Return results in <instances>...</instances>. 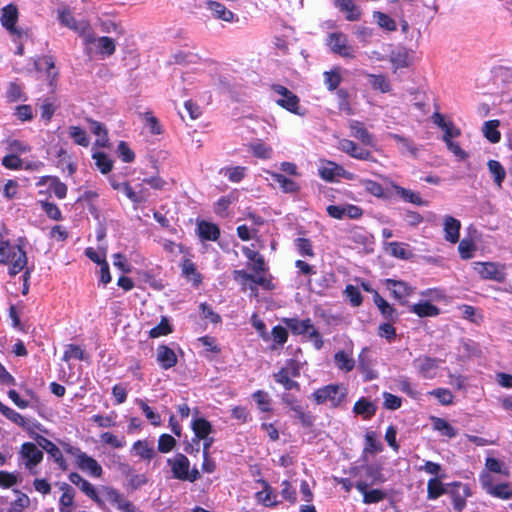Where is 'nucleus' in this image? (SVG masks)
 Listing matches in <instances>:
<instances>
[{
	"label": "nucleus",
	"mask_w": 512,
	"mask_h": 512,
	"mask_svg": "<svg viewBox=\"0 0 512 512\" xmlns=\"http://www.w3.org/2000/svg\"><path fill=\"white\" fill-rule=\"evenodd\" d=\"M15 492L18 494V497L11 502L8 512H23V510L30 506V498L19 490H15Z\"/></svg>",
	"instance_id": "nucleus-62"
},
{
	"label": "nucleus",
	"mask_w": 512,
	"mask_h": 512,
	"mask_svg": "<svg viewBox=\"0 0 512 512\" xmlns=\"http://www.w3.org/2000/svg\"><path fill=\"white\" fill-rule=\"evenodd\" d=\"M263 485V490L256 493V499L264 506L271 507L276 504L275 495L272 494L269 483L265 480H260Z\"/></svg>",
	"instance_id": "nucleus-49"
},
{
	"label": "nucleus",
	"mask_w": 512,
	"mask_h": 512,
	"mask_svg": "<svg viewBox=\"0 0 512 512\" xmlns=\"http://www.w3.org/2000/svg\"><path fill=\"white\" fill-rule=\"evenodd\" d=\"M336 6L346 12L348 21H357L361 17V11L353 0H335Z\"/></svg>",
	"instance_id": "nucleus-36"
},
{
	"label": "nucleus",
	"mask_w": 512,
	"mask_h": 512,
	"mask_svg": "<svg viewBox=\"0 0 512 512\" xmlns=\"http://www.w3.org/2000/svg\"><path fill=\"white\" fill-rule=\"evenodd\" d=\"M475 250L476 245L472 239L464 238L459 242L458 251L462 259L467 260L472 258Z\"/></svg>",
	"instance_id": "nucleus-64"
},
{
	"label": "nucleus",
	"mask_w": 512,
	"mask_h": 512,
	"mask_svg": "<svg viewBox=\"0 0 512 512\" xmlns=\"http://www.w3.org/2000/svg\"><path fill=\"white\" fill-rule=\"evenodd\" d=\"M327 45L330 50L344 58H354V50L348 44L347 36L342 32H333L328 35Z\"/></svg>",
	"instance_id": "nucleus-7"
},
{
	"label": "nucleus",
	"mask_w": 512,
	"mask_h": 512,
	"mask_svg": "<svg viewBox=\"0 0 512 512\" xmlns=\"http://www.w3.org/2000/svg\"><path fill=\"white\" fill-rule=\"evenodd\" d=\"M282 322L290 329L293 335H304L312 328L310 318L300 320L298 318H283Z\"/></svg>",
	"instance_id": "nucleus-30"
},
{
	"label": "nucleus",
	"mask_w": 512,
	"mask_h": 512,
	"mask_svg": "<svg viewBox=\"0 0 512 512\" xmlns=\"http://www.w3.org/2000/svg\"><path fill=\"white\" fill-rule=\"evenodd\" d=\"M376 411V405L366 397H361L353 406V412L356 415H361L365 420L371 419Z\"/></svg>",
	"instance_id": "nucleus-31"
},
{
	"label": "nucleus",
	"mask_w": 512,
	"mask_h": 512,
	"mask_svg": "<svg viewBox=\"0 0 512 512\" xmlns=\"http://www.w3.org/2000/svg\"><path fill=\"white\" fill-rule=\"evenodd\" d=\"M442 478H431L427 483V498L431 500L438 499L445 494L446 489L441 481Z\"/></svg>",
	"instance_id": "nucleus-50"
},
{
	"label": "nucleus",
	"mask_w": 512,
	"mask_h": 512,
	"mask_svg": "<svg viewBox=\"0 0 512 512\" xmlns=\"http://www.w3.org/2000/svg\"><path fill=\"white\" fill-rule=\"evenodd\" d=\"M132 450L142 460L150 461L155 456V450L152 443L147 440H137L133 443Z\"/></svg>",
	"instance_id": "nucleus-37"
},
{
	"label": "nucleus",
	"mask_w": 512,
	"mask_h": 512,
	"mask_svg": "<svg viewBox=\"0 0 512 512\" xmlns=\"http://www.w3.org/2000/svg\"><path fill=\"white\" fill-rule=\"evenodd\" d=\"M390 254L396 258L407 260L412 256L410 250L407 249L408 245L401 242H390L388 244Z\"/></svg>",
	"instance_id": "nucleus-57"
},
{
	"label": "nucleus",
	"mask_w": 512,
	"mask_h": 512,
	"mask_svg": "<svg viewBox=\"0 0 512 512\" xmlns=\"http://www.w3.org/2000/svg\"><path fill=\"white\" fill-rule=\"evenodd\" d=\"M68 134L75 144L82 147L89 146L90 138L84 128L80 126H70L68 128Z\"/></svg>",
	"instance_id": "nucleus-47"
},
{
	"label": "nucleus",
	"mask_w": 512,
	"mask_h": 512,
	"mask_svg": "<svg viewBox=\"0 0 512 512\" xmlns=\"http://www.w3.org/2000/svg\"><path fill=\"white\" fill-rule=\"evenodd\" d=\"M8 230L0 223V264H8V273L14 277L19 274L28 262L27 253L24 250V238H19L17 244H12L8 239Z\"/></svg>",
	"instance_id": "nucleus-1"
},
{
	"label": "nucleus",
	"mask_w": 512,
	"mask_h": 512,
	"mask_svg": "<svg viewBox=\"0 0 512 512\" xmlns=\"http://www.w3.org/2000/svg\"><path fill=\"white\" fill-rule=\"evenodd\" d=\"M338 144V148L352 158L365 161L374 160L373 155L369 150L359 147L350 139H341Z\"/></svg>",
	"instance_id": "nucleus-16"
},
{
	"label": "nucleus",
	"mask_w": 512,
	"mask_h": 512,
	"mask_svg": "<svg viewBox=\"0 0 512 512\" xmlns=\"http://www.w3.org/2000/svg\"><path fill=\"white\" fill-rule=\"evenodd\" d=\"M347 391L341 384H328L316 389L312 398L316 404L330 403L332 408L339 407L346 399Z\"/></svg>",
	"instance_id": "nucleus-3"
},
{
	"label": "nucleus",
	"mask_w": 512,
	"mask_h": 512,
	"mask_svg": "<svg viewBox=\"0 0 512 512\" xmlns=\"http://www.w3.org/2000/svg\"><path fill=\"white\" fill-rule=\"evenodd\" d=\"M410 311L420 318L436 317L440 314V309L429 301L413 304Z\"/></svg>",
	"instance_id": "nucleus-33"
},
{
	"label": "nucleus",
	"mask_w": 512,
	"mask_h": 512,
	"mask_svg": "<svg viewBox=\"0 0 512 512\" xmlns=\"http://www.w3.org/2000/svg\"><path fill=\"white\" fill-rule=\"evenodd\" d=\"M192 429L197 439H206L212 432V425L205 418H197L192 423Z\"/></svg>",
	"instance_id": "nucleus-48"
},
{
	"label": "nucleus",
	"mask_w": 512,
	"mask_h": 512,
	"mask_svg": "<svg viewBox=\"0 0 512 512\" xmlns=\"http://www.w3.org/2000/svg\"><path fill=\"white\" fill-rule=\"evenodd\" d=\"M37 443L43 450L48 453V455L53 459V461L62 471H66L68 469V463L64 458L62 451L55 443L44 436H38Z\"/></svg>",
	"instance_id": "nucleus-15"
},
{
	"label": "nucleus",
	"mask_w": 512,
	"mask_h": 512,
	"mask_svg": "<svg viewBox=\"0 0 512 512\" xmlns=\"http://www.w3.org/2000/svg\"><path fill=\"white\" fill-rule=\"evenodd\" d=\"M60 490L62 491V495L59 498V512H73L74 510V498H75V490L74 488L65 482H62L59 485Z\"/></svg>",
	"instance_id": "nucleus-21"
},
{
	"label": "nucleus",
	"mask_w": 512,
	"mask_h": 512,
	"mask_svg": "<svg viewBox=\"0 0 512 512\" xmlns=\"http://www.w3.org/2000/svg\"><path fill=\"white\" fill-rule=\"evenodd\" d=\"M461 222L453 216L444 217L445 240L450 243H457L460 238Z\"/></svg>",
	"instance_id": "nucleus-26"
},
{
	"label": "nucleus",
	"mask_w": 512,
	"mask_h": 512,
	"mask_svg": "<svg viewBox=\"0 0 512 512\" xmlns=\"http://www.w3.org/2000/svg\"><path fill=\"white\" fill-rule=\"evenodd\" d=\"M75 463L81 471L86 472L93 478H100L103 474L102 466L98 461L85 452L81 453L78 459H75Z\"/></svg>",
	"instance_id": "nucleus-19"
},
{
	"label": "nucleus",
	"mask_w": 512,
	"mask_h": 512,
	"mask_svg": "<svg viewBox=\"0 0 512 512\" xmlns=\"http://www.w3.org/2000/svg\"><path fill=\"white\" fill-rule=\"evenodd\" d=\"M294 244L301 256L310 258L315 256L313 245L310 239L299 237L295 239Z\"/></svg>",
	"instance_id": "nucleus-58"
},
{
	"label": "nucleus",
	"mask_w": 512,
	"mask_h": 512,
	"mask_svg": "<svg viewBox=\"0 0 512 512\" xmlns=\"http://www.w3.org/2000/svg\"><path fill=\"white\" fill-rule=\"evenodd\" d=\"M324 76V83L326 85V88L329 91H334L338 88L342 81V76L338 69H333L330 71H325L323 73Z\"/></svg>",
	"instance_id": "nucleus-61"
},
{
	"label": "nucleus",
	"mask_w": 512,
	"mask_h": 512,
	"mask_svg": "<svg viewBox=\"0 0 512 512\" xmlns=\"http://www.w3.org/2000/svg\"><path fill=\"white\" fill-rule=\"evenodd\" d=\"M58 20L61 25L73 30L83 38L85 44H91L95 40L94 31L86 20L77 21L69 8L58 11Z\"/></svg>",
	"instance_id": "nucleus-2"
},
{
	"label": "nucleus",
	"mask_w": 512,
	"mask_h": 512,
	"mask_svg": "<svg viewBox=\"0 0 512 512\" xmlns=\"http://www.w3.org/2000/svg\"><path fill=\"white\" fill-rule=\"evenodd\" d=\"M175 479L181 481L195 482L200 478L197 468L190 469V461L186 455L177 453L173 458L167 460Z\"/></svg>",
	"instance_id": "nucleus-4"
},
{
	"label": "nucleus",
	"mask_w": 512,
	"mask_h": 512,
	"mask_svg": "<svg viewBox=\"0 0 512 512\" xmlns=\"http://www.w3.org/2000/svg\"><path fill=\"white\" fill-rule=\"evenodd\" d=\"M289 364L293 366L291 372H289L288 368L282 367L277 373H274L273 378L275 382L281 384L285 390L300 391V384L290 377H298L299 368L294 360H290Z\"/></svg>",
	"instance_id": "nucleus-8"
},
{
	"label": "nucleus",
	"mask_w": 512,
	"mask_h": 512,
	"mask_svg": "<svg viewBox=\"0 0 512 512\" xmlns=\"http://www.w3.org/2000/svg\"><path fill=\"white\" fill-rule=\"evenodd\" d=\"M272 90L282 96V98L276 100L277 105L293 114L300 115V99L295 93L280 84H274L272 86Z\"/></svg>",
	"instance_id": "nucleus-6"
},
{
	"label": "nucleus",
	"mask_w": 512,
	"mask_h": 512,
	"mask_svg": "<svg viewBox=\"0 0 512 512\" xmlns=\"http://www.w3.org/2000/svg\"><path fill=\"white\" fill-rule=\"evenodd\" d=\"M6 150L11 153V154H15V155H20V154H25V153H29L31 151V146L24 142V141H21V140H18V139H8L6 141Z\"/></svg>",
	"instance_id": "nucleus-56"
},
{
	"label": "nucleus",
	"mask_w": 512,
	"mask_h": 512,
	"mask_svg": "<svg viewBox=\"0 0 512 512\" xmlns=\"http://www.w3.org/2000/svg\"><path fill=\"white\" fill-rule=\"evenodd\" d=\"M121 191L124 192L126 197L131 200L134 204L144 203L148 199V190L141 188L139 191H135L128 182L121 183Z\"/></svg>",
	"instance_id": "nucleus-40"
},
{
	"label": "nucleus",
	"mask_w": 512,
	"mask_h": 512,
	"mask_svg": "<svg viewBox=\"0 0 512 512\" xmlns=\"http://www.w3.org/2000/svg\"><path fill=\"white\" fill-rule=\"evenodd\" d=\"M334 362L339 370L346 373L352 371L355 367V360L351 354L345 352L344 350H340L335 353Z\"/></svg>",
	"instance_id": "nucleus-42"
},
{
	"label": "nucleus",
	"mask_w": 512,
	"mask_h": 512,
	"mask_svg": "<svg viewBox=\"0 0 512 512\" xmlns=\"http://www.w3.org/2000/svg\"><path fill=\"white\" fill-rule=\"evenodd\" d=\"M18 15L19 12L17 6L14 4H8L1 9L0 22L1 25L11 34L21 37L23 35L22 30L16 27Z\"/></svg>",
	"instance_id": "nucleus-12"
},
{
	"label": "nucleus",
	"mask_w": 512,
	"mask_h": 512,
	"mask_svg": "<svg viewBox=\"0 0 512 512\" xmlns=\"http://www.w3.org/2000/svg\"><path fill=\"white\" fill-rule=\"evenodd\" d=\"M157 362L164 370H168L177 364V356L173 349L166 345L157 348Z\"/></svg>",
	"instance_id": "nucleus-27"
},
{
	"label": "nucleus",
	"mask_w": 512,
	"mask_h": 512,
	"mask_svg": "<svg viewBox=\"0 0 512 512\" xmlns=\"http://www.w3.org/2000/svg\"><path fill=\"white\" fill-rule=\"evenodd\" d=\"M336 96L338 101V109L346 115H353L354 110L350 103V94L348 90L340 88L337 90Z\"/></svg>",
	"instance_id": "nucleus-51"
},
{
	"label": "nucleus",
	"mask_w": 512,
	"mask_h": 512,
	"mask_svg": "<svg viewBox=\"0 0 512 512\" xmlns=\"http://www.w3.org/2000/svg\"><path fill=\"white\" fill-rule=\"evenodd\" d=\"M197 233L203 241H217L221 234L217 224L206 220H201L197 223Z\"/></svg>",
	"instance_id": "nucleus-22"
},
{
	"label": "nucleus",
	"mask_w": 512,
	"mask_h": 512,
	"mask_svg": "<svg viewBox=\"0 0 512 512\" xmlns=\"http://www.w3.org/2000/svg\"><path fill=\"white\" fill-rule=\"evenodd\" d=\"M19 456L24 460L25 468L34 474L36 473V471H34L35 467L42 462L44 455L42 450H40L35 443L24 442L21 445Z\"/></svg>",
	"instance_id": "nucleus-5"
},
{
	"label": "nucleus",
	"mask_w": 512,
	"mask_h": 512,
	"mask_svg": "<svg viewBox=\"0 0 512 512\" xmlns=\"http://www.w3.org/2000/svg\"><path fill=\"white\" fill-rule=\"evenodd\" d=\"M373 301L385 319L390 322L397 320L398 315L396 309L390 305L377 291H374Z\"/></svg>",
	"instance_id": "nucleus-32"
},
{
	"label": "nucleus",
	"mask_w": 512,
	"mask_h": 512,
	"mask_svg": "<svg viewBox=\"0 0 512 512\" xmlns=\"http://www.w3.org/2000/svg\"><path fill=\"white\" fill-rule=\"evenodd\" d=\"M246 167H224L220 169V174H223L232 183H239L245 177Z\"/></svg>",
	"instance_id": "nucleus-53"
},
{
	"label": "nucleus",
	"mask_w": 512,
	"mask_h": 512,
	"mask_svg": "<svg viewBox=\"0 0 512 512\" xmlns=\"http://www.w3.org/2000/svg\"><path fill=\"white\" fill-rule=\"evenodd\" d=\"M499 120H489L484 123L483 133L485 138L495 144L501 140V133L498 130Z\"/></svg>",
	"instance_id": "nucleus-46"
},
{
	"label": "nucleus",
	"mask_w": 512,
	"mask_h": 512,
	"mask_svg": "<svg viewBox=\"0 0 512 512\" xmlns=\"http://www.w3.org/2000/svg\"><path fill=\"white\" fill-rule=\"evenodd\" d=\"M351 135L360 140L364 145L374 146V138L371 133L365 128L364 123L351 120L349 122Z\"/></svg>",
	"instance_id": "nucleus-28"
},
{
	"label": "nucleus",
	"mask_w": 512,
	"mask_h": 512,
	"mask_svg": "<svg viewBox=\"0 0 512 512\" xmlns=\"http://www.w3.org/2000/svg\"><path fill=\"white\" fill-rule=\"evenodd\" d=\"M272 180L279 184L282 192L284 193H297L300 190V185L294 180L287 178L281 173L269 172Z\"/></svg>",
	"instance_id": "nucleus-34"
},
{
	"label": "nucleus",
	"mask_w": 512,
	"mask_h": 512,
	"mask_svg": "<svg viewBox=\"0 0 512 512\" xmlns=\"http://www.w3.org/2000/svg\"><path fill=\"white\" fill-rule=\"evenodd\" d=\"M69 481L77 486L80 491L85 494L88 498L94 501L99 507L104 506V501L99 497L95 486L88 480L84 479L79 473L71 472L68 475Z\"/></svg>",
	"instance_id": "nucleus-10"
},
{
	"label": "nucleus",
	"mask_w": 512,
	"mask_h": 512,
	"mask_svg": "<svg viewBox=\"0 0 512 512\" xmlns=\"http://www.w3.org/2000/svg\"><path fill=\"white\" fill-rule=\"evenodd\" d=\"M243 253L247 257V259H249L250 261L253 262V264L251 266V270L255 273L254 276H259V275L268 276L267 273H268L269 268L265 262L264 257L259 252L251 250L247 247H244Z\"/></svg>",
	"instance_id": "nucleus-23"
},
{
	"label": "nucleus",
	"mask_w": 512,
	"mask_h": 512,
	"mask_svg": "<svg viewBox=\"0 0 512 512\" xmlns=\"http://www.w3.org/2000/svg\"><path fill=\"white\" fill-rule=\"evenodd\" d=\"M480 481L482 483L483 488L491 496L503 500H508L512 498V488L510 487V484L500 483L497 485H493L492 477L488 473L481 475Z\"/></svg>",
	"instance_id": "nucleus-9"
},
{
	"label": "nucleus",
	"mask_w": 512,
	"mask_h": 512,
	"mask_svg": "<svg viewBox=\"0 0 512 512\" xmlns=\"http://www.w3.org/2000/svg\"><path fill=\"white\" fill-rule=\"evenodd\" d=\"M34 65L37 71L46 72L49 86L55 88L59 77V72L55 67V58L51 55H43L35 61Z\"/></svg>",
	"instance_id": "nucleus-14"
},
{
	"label": "nucleus",
	"mask_w": 512,
	"mask_h": 512,
	"mask_svg": "<svg viewBox=\"0 0 512 512\" xmlns=\"http://www.w3.org/2000/svg\"><path fill=\"white\" fill-rule=\"evenodd\" d=\"M475 269L483 279L494 280L497 282H503L505 279V274L497 263L478 262L476 263Z\"/></svg>",
	"instance_id": "nucleus-20"
},
{
	"label": "nucleus",
	"mask_w": 512,
	"mask_h": 512,
	"mask_svg": "<svg viewBox=\"0 0 512 512\" xmlns=\"http://www.w3.org/2000/svg\"><path fill=\"white\" fill-rule=\"evenodd\" d=\"M340 171L343 167L333 161H326V164L319 168V176L327 181L334 182L336 177H339Z\"/></svg>",
	"instance_id": "nucleus-41"
},
{
	"label": "nucleus",
	"mask_w": 512,
	"mask_h": 512,
	"mask_svg": "<svg viewBox=\"0 0 512 512\" xmlns=\"http://www.w3.org/2000/svg\"><path fill=\"white\" fill-rule=\"evenodd\" d=\"M0 413L3 416H5L8 420H10L11 422H13L14 424H16L20 427H23L26 424L24 417L20 413H18L14 409L8 407L7 405L3 404L1 401H0Z\"/></svg>",
	"instance_id": "nucleus-60"
},
{
	"label": "nucleus",
	"mask_w": 512,
	"mask_h": 512,
	"mask_svg": "<svg viewBox=\"0 0 512 512\" xmlns=\"http://www.w3.org/2000/svg\"><path fill=\"white\" fill-rule=\"evenodd\" d=\"M370 84L374 90H379L382 93L391 91V85L388 78L383 74H370Z\"/></svg>",
	"instance_id": "nucleus-55"
},
{
	"label": "nucleus",
	"mask_w": 512,
	"mask_h": 512,
	"mask_svg": "<svg viewBox=\"0 0 512 512\" xmlns=\"http://www.w3.org/2000/svg\"><path fill=\"white\" fill-rule=\"evenodd\" d=\"M485 467L489 472L501 474L506 477H508L510 474L508 467L505 466V464L502 461L493 457L486 458Z\"/></svg>",
	"instance_id": "nucleus-59"
},
{
	"label": "nucleus",
	"mask_w": 512,
	"mask_h": 512,
	"mask_svg": "<svg viewBox=\"0 0 512 512\" xmlns=\"http://www.w3.org/2000/svg\"><path fill=\"white\" fill-rule=\"evenodd\" d=\"M207 6L217 19L227 22H231L233 20V12L227 9L224 4L216 1H208Z\"/></svg>",
	"instance_id": "nucleus-44"
},
{
	"label": "nucleus",
	"mask_w": 512,
	"mask_h": 512,
	"mask_svg": "<svg viewBox=\"0 0 512 512\" xmlns=\"http://www.w3.org/2000/svg\"><path fill=\"white\" fill-rule=\"evenodd\" d=\"M335 282L336 276L334 272L322 271L315 279H310L308 284L314 293L323 295Z\"/></svg>",
	"instance_id": "nucleus-18"
},
{
	"label": "nucleus",
	"mask_w": 512,
	"mask_h": 512,
	"mask_svg": "<svg viewBox=\"0 0 512 512\" xmlns=\"http://www.w3.org/2000/svg\"><path fill=\"white\" fill-rule=\"evenodd\" d=\"M432 426L435 431L440 432L448 438H455L457 436V429L454 428L447 420L440 417H431Z\"/></svg>",
	"instance_id": "nucleus-43"
},
{
	"label": "nucleus",
	"mask_w": 512,
	"mask_h": 512,
	"mask_svg": "<svg viewBox=\"0 0 512 512\" xmlns=\"http://www.w3.org/2000/svg\"><path fill=\"white\" fill-rule=\"evenodd\" d=\"M102 492L106 499L116 505L117 509L121 512H137L136 506L127 500L123 494L111 486H102Z\"/></svg>",
	"instance_id": "nucleus-11"
},
{
	"label": "nucleus",
	"mask_w": 512,
	"mask_h": 512,
	"mask_svg": "<svg viewBox=\"0 0 512 512\" xmlns=\"http://www.w3.org/2000/svg\"><path fill=\"white\" fill-rule=\"evenodd\" d=\"M233 278L236 281H240L243 286H245L247 281H250L254 284L259 285L264 290L270 291L275 288V285L272 282L271 276H265V275L254 276L253 274H250L245 270H234ZM242 289L245 290V287H243Z\"/></svg>",
	"instance_id": "nucleus-13"
},
{
	"label": "nucleus",
	"mask_w": 512,
	"mask_h": 512,
	"mask_svg": "<svg viewBox=\"0 0 512 512\" xmlns=\"http://www.w3.org/2000/svg\"><path fill=\"white\" fill-rule=\"evenodd\" d=\"M368 484L366 482H357L356 489L363 494V502L365 504H375L383 501L387 494L381 489L367 490Z\"/></svg>",
	"instance_id": "nucleus-24"
},
{
	"label": "nucleus",
	"mask_w": 512,
	"mask_h": 512,
	"mask_svg": "<svg viewBox=\"0 0 512 512\" xmlns=\"http://www.w3.org/2000/svg\"><path fill=\"white\" fill-rule=\"evenodd\" d=\"M293 412L300 424L305 428H311L314 425L315 417L309 411H305L301 405L293 407Z\"/></svg>",
	"instance_id": "nucleus-63"
},
{
	"label": "nucleus",
	"mask_w": 512,
	"mask_h": 512,
	"mask_svg": "<svg viewBox=\"0 0 512 512\" xmlns=\"http://www.w3.org/2000/svg\"><path fill=\"white\" fill-rule=\"evenodd\" d=\"M392 187H393L395 193L403 201L417 205V206H427L428 205V201L423 200L421 195L418 192L404 188L397 184H393Z\"/></svg>",
	"instance_id": "nucleus-29"
},
{
	"label": "nucleus",
	"mask_w": 512,
	"mask_h": 512,
	"mask_svg": "<svg viewBox=\"0 0 512 512\" xmlns=\"http://www.w3.org/2000/svg\"><path fill=\"white\" fill-rule=\"evenodd\" d=\"M182 276L187 278L193 283L194 286H199L202 282V276L197 271L196 265L188 258L184 259L181 264Z\"/></svg>",
	"instance_id": "nucleus-35"
},
{
	"label": "nucleus",
	"mask_w": 512,
	"mask_h": 512,
	"mask_svg": "<svg viewBox=\"0 0 512 512\" xmlns=\"http://www.w3.org/2000/svg\"><path fill=\"white\" fill-rule=\"evenodd\" d=\"M92 158L95 160V165L97 169L102 174H108L113 168V161L108 157V155L104 152H95L92 155Z\"/></svg>",
	"instance_id": "nucleus-52"
},
{
	"label": "nucleus",
	"mask_w": 512,
	"mask_h": 512,
	"mask_svg": "<svg viewBox=\"0 0 512 512\" xmlns=\"http://www.w3.org/2000/svg\"><path fill=\"white\" fill-rule=\"evenodd\" d=\"M488 170L493 178L494 184L498 188H502V184L506 178V171L503 165L494 159H490L487 162Z\"/></svg>",
	"instance_id": "nucleus-39"
},
{
	"label": "nucleus",
	"mask_w": 512,
	"mask_h": 512,
	"mask_svg": "<svg viewBox=\"0 0 512 512\" xmlns=\"http://www.w3.org/2000/svg\"><path fill=\"white\" fill-rule=\"evenodd\" d=\"M252 398L261 412L272 411L271 398L266 391L257 390L252 394Z\"/></svg>",
	"instance_id": "nucleus-54"
},
{
	"label": "nucleus",
	"mask_w": 512,
	"mask_h": 512,
	"mask_svg": "<svg viewBox=\"0 0 512 512\" xmlns=\"http://www.w3.org/2000/svg\"><path fill=\"white\" fill-rule=\"evenodd\" d=\"M440 360L430 356H419L414 359L413 365L417 368L419 374L425 379H432L435 371L439 368Z\"/></svg>",
	"instance_id": "nucleus-17"
},
{
	"label": "nucleus",
	"mask_w": 512,
	"mask_h": 512,
	"mask_svg": "<svg viewBox=\"0 0 512 512\" xmlns=\"http://www.w3.org/2000/svg\"><path fill=\"white\" fill-rule=\"evenodd\" d=\"M92 43H96L97 53L103 57L112 56L116 51V43L110 37H95V40Z\"/></svg>",
	"instance_id": "nucleus-38"
},
{
	"label": "nucleus",
	"mask_w": 512,
	"mask_h": 512,
	"mask_svg": "<svg viewBox=\"0 0 512 512\" xmlns=\"http://www.w3.org/2000/svg\"><path fill=\"white\" fill-rule=\"evenodd\" d=\"M87 123L89 124L91 132L98 136L99 139H97L96 143L100 146H105L108 142V130L105 127V125L99 121H96L92 118L86 119Z\"/></svg>",
	"instance_id": "nucleus-45"
},
{
	"label": "nucleus",
	"mask_w": 512,
	"mask_h": 512,
	"mask_svg": "<svg viewBox=\"0 0 512 512\" xmlns=\"http://www.w3.org/2000/svg\"><path fill=\"white\" fill-rule=\"evenodd\" d=\"M385 284L395 299L405 300L412 294V288L404 281L386 279Z\"/></svg>",
	"instance_id": "nucleus-25"
}]
</instances>
